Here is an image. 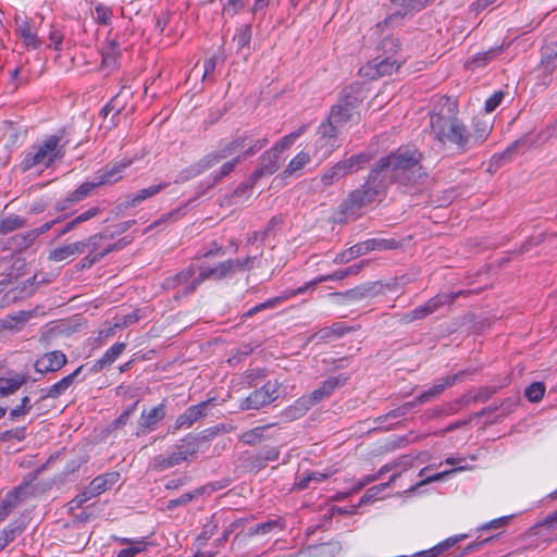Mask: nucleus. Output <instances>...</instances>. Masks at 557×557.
I'll use <instances>...</instances> for the list:
<instances>
[{"instance_id": "obj_1", "label": "nucleus", "mask_w": 557, "mask_h": 557, "mask_svg": "<svg viewBox=\"0 0 557 557\" xmlns=\"http://www.w3.org/2000/svg\"><path fill=\"white\" fill-rule=\"evenodd\" d=\"M423 153L411 145L400 146L379 158L362 185L350 190L333 211L330 221L347 224L362 218L375 201H383L393 184L411 186L422 184L428 173L422 166Z\"/></svg>"}, {"instance_id": "obj_2", "label": "nucleus", "mask_w": 557, "mask_h": 557, "mask_svg": "<svg viewBox=\"0 0 557 557\" xmlns=\"http://www.w3.org/2000/svg\"><path fill=\"white\" fill-rule=\"evenodd\" d=\"M430 127L441 147L453 146L459 153L470 151L468 127L458 117V106L450 98H443L434 106L430 113Z\"/></svg>"}, {"instance_id": "obj_3", "label": "nucleus", "mask_w": 557, "mask_h": 557, "mask_svg": "<svg viewBox=\"0 0 557 557\" xmlns=\"http://www.w3.org/2000/svg\"><path fill=\"white\" fill-rule=\"evenodd\" d=\"M462 292L457 293H438L430 298L425 304L418 306L413 310L398 314V321L401 324H409L417 320H422L445 305L453 304Z\"/></svg>"}, {"instance_id": "obj_4", "label": "nucleus", "mask_w": 557, "mask_h": 557, "mask_svg": "<svg viewBox=\"0 0 557 557\" xmlns=\"http://www.w3.org/2000/svg\"><path fill=\"white\" fill-rule=\"evenodd\" d=\"M399 243L394 238H371L364 242L358 243L350 248L344 250L338 253L334 262L336 263H346L350 260L366 255L373 250H393L398 248Z\"/></svg>"}, {"instance_id": "obj_5", "label": "nucleus", "mask_w": 557, "mask_h": 557, "mask_svg": "<svg viewBox=\"0 0 557 557\" xmlns=\"http://www.w3.org/2000/svg\"><path fill=\"white\" fill-rule=\"evenodd\" d=\"M557 137V123L556 121L548 124L543 131H541L535 139H531L528 135L523 136L513 143H511L506 150L494 156V159H497V161L511 160L512 156L517 153L519 149H529L533 145L536 144H543L549 140L550 138Z\"/></svg>"}, {"instance_id": "obj_6", "label": "nucleus", "mask_w": 557, "mask_h": 557, "mask_svg": "<svg viewBox=\"0 0 557 557\" xmlns=\"http://www.w3.org/2000/svg\"><path fill=\"white\" fill-rule=\"evenodd\" d=\"M269 143L267 137L259 138L253 145H250L247 149L242 151L238 156L234 157L232 160L226 161L218 172H214L210 180L206 183V189L212 188L218 182H220L223 177L230 175L242 161L257 154L263 147H265Z\"/></svg>"}, {"instance_id": "obj_7", "label": "nucleus", "mask_w": 557, "mask_h": 557, "mask_svg": "<svg viewBox=\"0 0 557 557\" xmlns=\"http://www.w3.org/2000/svg\"><path fill=\"white\" fill-rule=\"evenodd\" d=\"M342 131L334 126L331 122L324 120L321 122L317 131V139L314 143L315 152L321 158L329 157L336 148L339 147L338 137Z\"/></svg>"}, {"instance_id": "obj_8", "label": "nucleus", "mask_w": 557, "mask_h": 557, "mask_svg": "<svg viewBox=\"0 0 557 557\" xmlns=\"http://www.w3.org/2000/svg\"><path fill=\"white\" fill-rule=\"evenodd\" d=\"M278 398V383L268 381L260 388L252 391L244 400L240 401L242 410H258L270 405Z\"/></svg>"}, {"instance_id": "obj_9", "label": "nucleus", "mask_w": 557, "mask_h": 557, "mask_svg": "<svg viewBox=\"0 0 557 557\" xmlns=\"http://www.w3.org/2000/svg\"><path fill=\"white\" fill-rule=\"evenodd\" d=\"M168 186L169 183L164 182L139 189L134 194H128L112 209V213H114L115 216H119L125 211L139 206L145 200L158 195Z\"/></svg>"}, {"instance_id": "obj_10", "label": "nucleus", "mask_w": 557, "mask_h": 557, "mask_svg": "<svg viewBox=\"0 0 557 557\" xmlns=\"http://www.w3.org/2000/svg\"><path fill=\"white\" fill-rule=\"evenodd\" d=\"M65 134L66 128H60L55 134L50 135L42 144L36 145L39 151L45 152L47 168L65 156V147L69 144V140L64 138Z\"/></svg>"}, {"instance_id": "obj_11", "label": "nucleus", "mask_w": 557, "mask_h": 557, "mask_svg": "<svg viewBox=\"0 0 557 557\" xmlns=\"http://www.w3.org/2000/svg\"><path fill=\"white\" fill-rule=\"evenodd\" d=\"M258 139L253 138V134L249 131L237 132L234 134L230 141L224 145H220V150L218 152H209L210 156H213L216 159V163H219L222 159H225L239 150L247 149L250 145H253Z\"/></svg>"}, {"instance_id": "obj_12", "label": "nucleus", "mask_w": 557, "mask_h": 557, "mask_svg": "<svg viewBox=\"0 0 557 557\" xmlns=\"http://www.w3.org/2000/svg\"><path fill=\"white\" fill-rule=\"evenodd\" d=\"M196 267L194 264H189L182 271L166 276L162 282V288L166 290L176 289L180 286H183V289L177 292L175 298L185 297L190 295L191 293H187L186 289L188 285L191 283L193 278L196 277Z\"/></svg>"}, {"instance_id": "obj_13", "label": "nucleus", "mask_w": 557, "mask_h": 557, "mask_svg": "<svg viewBox=\"0 0 557 557\" xmlns=\"http://www.w3.org/2000/svg\"><path fill=\"white\" fill-rule=\"evenodd\" d=\"M282 164L281 156L270 148L264 151L258 160V165L252 174V181H259L264 176H270L278 171Z\"/></svg>"}, {"instance_id": "obj_14", "label": "nucleus", "mask_w": 557, "mask_h": 557, "mask_svg": "<svg viewBox=\"0 0 557 557\" xmlns=\"http://www.w3.org/2000/svg\"><path fill=\"white\" fill-rule=\"evenodd\" d=\"M213 400L208 399L200 401L197 405L188 407L182 414L177 417L173 425L174 431L190 428L195 422L199 421L207 416V409L210 403Z\"/></svg>"}, {"instance_id": "obj_15", "label": "nucleus", "mask_w": 557, "mask_h": 557, "mask_svg": "<svg viewBox=\"0 0 557 557\" xmlns=\"http://www.w3.org/2000/svg\"><path fill=\"white\" fill-rule=\"evenodd\" d=\"M67 362V357L61 350H53L40 356L34 363L37 373L46 374L61 370Z\"/></svg>"}, {"instance_id": "obj_16", "label": "nucleus", "mask_w": 557, "mask_h": 557, "mask_svg": "<svg viewBox=\"0 0 557 557\" xmlns=\"http://www.w3.org/2000/svg\"><path fill=\"white\" fill-rule=\"evenodd\" d=\"M349 376L347 374L341 373L338 375H331L325 379L319 387L313 389L309 396L311 397L314 405L321 403L322 400L329 398L335 389L344 386L348 381Z\"/></svg>"}, {"instance_id": "obj_17", "label": "nucleus", "mask_w": 557, "mask_h": 557, "mask_svg": "<svg viewBox=\"0 0 557 557\" xmlns=\"http://www.w3.org/2000/svg\"><path fill=\"white\" fill-rule=\"evenodd\" d=\"M256 257H246L244 259H227L219 262L216 267V281L231 278L237 272H244L252 268Z\"/></svg>"}, {"instance_id": "obj_18", "label": "nucleus", "mask_w": 557, "mask_h": 557, "mask_svg": "<svg viewBox=\"0 0 557 557\" xmlns=\"http://www.w3.org/2000/svg\"><path fill=\"white\" fill-rule=\"evenodd\" d=\"M541 70H542V82L547 85L549 82V75L557 67V42L552 41L544 45L541 49Z\"/></svg>"}, {"instance_id": "obj_19", "label": "nucleus", "mask_w": 557, "mask_h": 557, "mask_svg": "<svg viewBox=\"0 0 557 557\" xmlns=\"http://www.w3.org/2000/svg\"><path fill=\"white\" fill-rule=\"evenodd\" d=\"M364 98L366 95L362 86L359 83H355L342 90L337 103L351 112H356V109L359 108Z\"/></svg>"}, {"instance_id": "obj_20", "label": "nucleus", "mask_w": 557, "mask_h": 557, "mask_svg": "<svg viewBox=\"0 0 557 557\" xmlns=\"http://www.w3.org/2000/svg\"><path fill=\"white\" fill-rule=\"evenodd\" d=\"M83 369H84V366L82 364L77 369H75L72 373L62 377L57 383L52 384L50 387L40 389V392L42 393L40 399L44 400L46 398H52V399L59 398L73 385L75 379L81 374Z\"/></svg>"}, {"instance_id": "obj_21", "label": "nucleus", "mask_w": 557, "mask_h": 557, "mask_svg": "<svg viewBox=\"0 0 557 557\" xmlns=\"http://www.w3.org/2000/svg\"><path fill=\"white\" fill-rule=\"evenodd\" d=\"M216 164V159H214L213 156H210V153H207L203 156L200 160L197 162L190 164L189 166L183 169L176 180L175 183H184L189 181L193 177H196L200 175L202 172L207 171L208 169H211L213 165Z\"/></svg>"}, {"instance_id": "obj_22", "label": "nucleus", "mask_w": 557, "mask_h": 557, "mask_svg": "<svg viewBox=\"0 0 557 557\" xmlns=\"http://www.w3.org/2000/svg\"><path fill=\"white\" fill-rule=\"evenodd\" d=\"M98 187V184L96 182H84L82 183L75 190H73L69 196L57 202L55 210L57 211H64L69 209L71 206L81 202L82 200L86 199L88 196H90L91 191Z\"/></svg>"}, {"instance_id": "obj_23", "label": "nucleus", "mask_w": 557, "mask_h": 557, "mask_svg": "<svg viewBox=\"0 0 557 557\" xmlns=\"http://www.w3.org/2000/svg\"><path fill=\"white\" fill-rule=\"evenodd\" d=\"M380 292L381 289L377 282H368L348 289L345 293H337L336 295L349 301H359L362 299H371L377 296Z\"/></svg>"}, {"instance_id": "obj_24", "label": "nucleus", "mask_w": 557, "mask_h": 557, "mask_svg": "<svg viewBox=\"0 0 557 557\" xmlns=\"http://www.w3.org/2000/svg\"><path fill=\"white\" fill-rule=\"evenodd\" d=\"M165 416L166 405L165 401H162L149 410H143L139 419V426L144 431L151 432L156 429L157 424L165 418Z\"/></svg>"}, {"instance_id": "obj_25", "label": "nucleus", "mask_w": 557, "mask_h": 557, "mask_svg": "<svg viewBox=\"0 0 557 557\" xmlns=\"http://www.w3.org/2000/svg\"><path fill=\"white\" fill-rule=\"evenodd\" d=\"M131 164V161L109 163L97 172L96 184L99 186L110 185L122 177V172Z\"/></svg>"}, {"instance_id": "obj_26", "label": "nucleus", "mask_w": 557, "mask_h": 557, "mask_svg": "<svg viewBox=\"0 0 557 557\" xmlns=\"http://www.w3.org/2000/svg\"><path fill=\"white\" fill-rule=\"evenodd\" d=\"M8 376H0V397H7L17 392L27 382V375L12 370Z\"/></svg>"}, {"instance_id": "obj_27", "label": "nucleus", "mask_w": 557, "mask_h": 557, "mask_svg": "<svg viewBox=\"0 0 557 557\" xmlns=\"http://www.w3.org/2000/svg\"><path fill=\"white\" fill-rule=\"evenodd\" d=\"M492 132V125L482 119L473 120V131L468 129L469 150L480 147Z\"/></svg>"}, {"instance_id": "obj_28", "label": "nucleus", "mask_w": 557, "mask_h": 557, "mask_svg": "<svg viewBox=\"0 0 557 557\" xmlns=\"http://www.w3.org/2000/svg\"><path fill=\"white\" fill-rule=\"evenodd\" d=\"M119 479L120 473L114 471L96 476L87 486L89 488V495H95V497L99 496L106 491L112 488Z\"/></svg>"}, {"instance_id": "obj_29", "label": "nucleus", "mask_w": 557, "mask_h": 557, "mask_svg": "<svg viewBox=\"0 0 557 557\" xmlns=\"http://www.w3.org/2000/svg\"><path fill=\"white\" fill-rule=\"evenodd\" d=\"M35 282H36V275L26 280L22 284V286H16V287H13V288L9 289L8 292H5V294L1 300V306L2 307L9 306L11 302H15L18 299H23V298H26V297L33 295Z\"/></svg>"}, {"instance_id": "obj_30", "label": "nucleus", "mask_w": 557, "mask_h": 557, "mask_svg": "<svg viewBox=\"0 0 557 557\" xmlns=\"http://www.w3.org/2000/svg\"><path fill=\"white\" fill-rule=\"evenodd\" d=\"M400 65L401 62L392 58V55H379L369 62V66L375 71V75H372V78H375V76L391 75L393 72L397 71Z\"/></svg>"}, {"instance_id": "obj_31", "label": "nucleus", "mask_w": 557, "mask_h": 557, "mask_svg": "<svg viewBox=\"0 0 557 557\" xmlns=\"http://www.w3.org/2000/svg\"><path fill=\"white\" fill-rule=\"evenodd\" d=\"M16 32L23 39V42L33 49H38L42 41L32 32L30 22L27 18H22L20 15L14 17Z\"/></svg>"}, {"instance_id": "obj_32", "label": "nucleus", "mask_w": 557, "mask_h": 557, "mask_svg": "<svg viewBox=\"0 0 557 557\" xmlns=\"http://www.w3.org/2000/svg\"><path fill=\"white\" fill-rule=\"evenodd\" d=\"M227 512H215L211 516L210 520L203 525L202 531L197 536L199 546L206 545L213 534L219 530L220 524H225L228 519Z\"/></svg>"}, {"instance_id": "obj_33", "label": "nucleus", "mask_w": 557, "mask_h": 557, "mask_svg": "<svg viewBox=\"0 0 557 557\" xmlns=\"http://www.w3.org/2000/svg\"><path fill=\"white\" fill-rule=\"evenodd\" d=\"M348 173L343 164L342 160L333 166L329 168L320 177L312 180L315 187L321 184L323 187L332 186L334 183L346 176Z\"/></svg>"}, {"instance_id": "obj_34", "label": "nucleus", "mask_w": 557, "mask_h": 557, "mask_svg": "<svg viewBox=\"0 0 557 557\" xmlns=\"http://www.w3.org/2000/svg\"><path fill=\"white\" fill-rule=\"evenodd\" d=\"M356 116L359 117L358 112H351L347 110V108H344L338 103H335L334 106L331 107L330 113L325 120L331 122L334 126L342 131L345 124L350 121H354Z\"/></svg>"}, {"instance_id": "obj_35", "label": "nucleus", "mask_w": 557, "mask_h": 557, "mask_svg": "<svg viewBox=\"0 0 557 557\" xmlns=\"http://www.w3.org/2000/svg\"><path fill=\"white\" fill-rule=\"evenodd\" d=\"M300 294L301 293H296V288L295 289H290V290H286L284 293V295H282V296L270 298V299L265 300L264 302H261V304H258V305L253 306L248 311L243 313L242 319L245 320L247 318H251L252 315H255V314H257V313H259V312H261L263 310L274 309L275 307H277L283 301L287 300L288 298L297 296V295H300Z\"/></svg>"}, {"instance_id": "obj_36", "label": "nucleus", "mask_w": 557, "mask_h": 557, "mask_svg": "<svg viewBox=\"0 0 557 557\" xmlns=\"http://www.w3.org/2000/svg\"><path fill=\"white\" fill-rule=\"evenodd\" d=\"M503 51L504 46L500 45L497 47L490 48L486 51L478 52L466 62V67L470 70L483 67L486 64H488L492 60H494L496 57H498Z\"/></svg>"}, {"instance_id": "obj_37", "label": "nucleus", "mask_w": 557, "mask_h": 557, "mask_svg": "<svg viewBox=\"0 0 557 557\" xmlns=\"http://www.w3.org/2000/svg\"><path fill=\"white\" fill-rule=\"evenodd\" d=\"M355 326H347L343 322H334L330 326H325L320 329L313 336H317L319 339L323 342H327L332 338H339L344 335L356 331Z\"/></svg>"}, {"instance_id": "obj_38", "label": "nucleus", "mask_w": 557, "mask_h": 557, "mask_svg": "<svg viewBox=\"0 0 557 557\" xmlns=\"http://www.w3.org/2000/svg\"><path fill=\"white\" fill-rule=\"evenodd\" d=\"M180 451H173L169 455H157L151 460V469L158 472L165 471L175 466L181 465L184 461V457L181 456Z\"/></svg>"}, {"instance_id": "obj_39", "label": "nucleus", "mask_w": 557, "mask_h": 557, "mask_svg": "<svg viewBox=\"0 0 557 557\" xmlns=\"http://www.w3.org/2000/svg\"><path fill=\"white\" fill-rule=\"evenodd\" d=\"M372 159L373 154L371 152L363 151L358 154H352L351 157L342 160V162L345 165L347 173L350 174L363 169V166Z\"/></svg>"}, {"instance_id": "obj_40", "label": "nucleus", "mask_w": 557, "mask_h": 557, "mask_svg": "<svg viewBox=\"0 0 557 557\" xmlns=\"http://www.w3.org/2000/svg\"><path fill=\"white\" fill-rule=\"evenodd\" d=\"M123 545H128V547L121 549L116 557H135L137 554L144 552L147 547V542L141 540H132L127 537H122L117 540Z\"/></svg>"}, {"instance_id": "obj_41", "label": "nucleus", "mask_w": 557, "mask_h": 557, "mask_svg": "<svg viewBox=\"0 0 557 557\" xmlns=\"http://www.w3.org/2000/svg\"><path fill=\"white\" fill-rule=\"evenodd\" d=\"M216 267L209 265H199V273L196 277L193 278L191 283L188 285L186 292L195 293L197 288L207 280L216 281Z\"/></svg>"}, {"instance_id": "obj_42", "label": "nucleus", "mask_w": 557, "mask_h": 557, "mask_svg": "<svg viewBox=\"0 0 557 557\" xmlns=\"http://www.w3.org/2000/svg\"><path fill=\"white\" fill-rule=\"evenodd\" d=\"M47 159L45 158V152L39 151L36 146L33 147L32 151H28L24 154L21 163L20 169L22 172H27L32 168L44 164L46 166Z\"/></svg>"}, {"instance_id": "obj_43", "label": "nucleus", "mask_w": 557, "mask_h": 557, "mask_svg": "<svg viewBox=\"0 0 557 557\" xmlns=\"http://www.w3.org/2000/svg\"><path fill=\"white\" fill-rule=\"evenodd\" d=\"M314 405L311 397L308 395H304L295 403L288 407L287 414L293 419H298L305 416Z\"/></svg>"}, {"instance_id": "obj_44", "label": "nucleus", "mask_w": 557, "mask_h": 557, "mask_svg": "<svg viewBox=\"0 0 557 557\" xmlns=\"http://www.w3.org/2000/svg\"><path fill=\"white\" fill-rule=\"evenodd\" d=\"M393 4L400 8L399 11L389 15L385 18L384 23H392L393 20L398 17H404L406 14L410 12H417L421 10V5L417 2V0H391Z\"/></svg>"}, {"instance_id": "obj_45", "label": "nucleus", "mask_w": 557, "mask_h": 557, "mask_svg": "<svg viewBox=\"0 0 557 557\" xmlns=\"http://www.w3.org/2000/svg\"><path fill=\"white\" fill-rule=\"evenodd\" d=\"M181 442L182 444L177 445L176 448L184 457V461L188 460L189 456H195L198 453L200 443L195 434H187Z\"/></svg>"}, {"instance_id": "obj_46", "label": "nucleus", "mask_w": 557, "mask_h": 557, "mask_svg": "<svg viewBox=\"0 0 557 557\" xmlns=\"http://www.w3.org/2000/svg\"><path fill=\"white\" fill-rule=\"evenodd\" d=\"M307 131V125L304 124L298 127L295 132H292L288 135H285L272 147L280 156L287 150L305 132Z\"/></svg>"}, {"instance_id": "obj_47", "label": "nucleus", "mask_w": 557, "mask_h": 557, "mask_svg": "<svg viewBox=\"0 0 557 557\" xmlns=\"http://www.w3.org/2000/svg\"><path fill=\"white\" fill-rule=\"evenodd\" d=\"M342 550L339 542H329L314 545L311 547V555L313 557H335Z\"/></svg>"}, {"instance_id": "obj_48", "label": "nucleus", "mask_w": 557, "mask_h": 557, "mask_svg": "<svg viewBox=\"0 0 557 557\" xmlns=\"http://www.w3.org/2000/svg\"><path fill=\"white\" fill-rule=\"evenodd\" d=\"M473 372H474V370L466 369V370L459 371L453 375H448V376L438 379L434 385L437 388H440L441 393H443L445 389L454 386L458 382H462L468 375L472 374Z\"/></svg>"}, {"instance_id": "obj_49", "label": "nucleus", "mask_w": 557, "mask_h": 557, "mask_svg": "<svg viewBox=\"0 0 557 557\" xmlns=\"http://www.w3.org/2000/svg\"><path fill=\"white\" fill-rule=\"evenodd\" d=\"M32 317L30 311H18L14 315H7L1 320V326L5 330H21L22 325Z\"/></svg>"}, {"instance_id": "obj_50", "label": "nucleus", "mask_w": 557, "mask_h": 557, "mask_svg": "<svg viewBox=\"0 0 557 557\" xmlns=\"http://www.w3.org/2000/svg\"><path fill=\"white\" fill-rule=\"evenodd\" d=\"M345 277H346V275H345L344 269L343 270H337V271L333 272L332 274L322 275V276H319V277H317V278L306 283L301 287L296 288V293L304 294V293H306L309 289L315 288V286L318 284L322 283V282L339 281V280H343Z\"/></svg>"}, {"instance_id": "obj_51", "label": "nucleus", "mask_w": 557, "mask_h": 557, "mask_svg": "<svg viewBox=\"0 0 557 557\" xmlns=\"http://www.w3.org/2000/svg\"><path fill=\"white\" fill-rule=\"evenodd\" d=\"M26 225V220L20 215L11 214L0 219V235L8 234Z\"/></svg>"}, {"instance_id": "obj_52", "label": "nucleus", "mask_w": 557, "mask_h": 557, "mask_svg": "<svg viewBox=\"0 0 557 557\" xmlns=\"http://www.w3.org/2000/svg\"><path fill=\"white\" fill-rule=\"evenodd\" d=\"M203 491H205L203 488H195L191 492H187V493L182 494L177 498L170 499L168 502V504H166V509L168 510H174L177 507L186 506L190 502H193L194 499L202 496L203 495Z\"/></svg>"}, {"instance_id": "obj_53", "label": "nucleus", "mask_w": 557, "mask_h": 557, "mask_svg": "<svg viewBox=\"0 0 557 557\" xmlns=\"http://www.w3.org/2000/svg\"><path fill=\"white\" fill-rule=\"evenodd\" d=\"M270 425L256 426L251 430H248L242 434L240 441L246 445L253 446L267 438V436L264 435V431Z\"/></svg>"}, {"instance_id": "obj_54", "label": "nucleus", "mask_w": 557, "mask_h": 557, "mask_svg": "<svg viewBox=\"0 0 557 557\" xmlns=\"http://www.w3.org/2000/svg\"><path fill=\"white\" fill-rule=\"evenodd\" d=\"M275 528H280L281 530L283 529L281 521L280 520H268L265 522H261V523H258V524L249 528L248 531L246 532V534H244L243 536L251 537V536L259 535V534H267V533H270Z\"/></svg>"}, {"instance_id": "obj_55", "label": "nucleus", "mask_w": 557, "mask_h": 557, "mask_svg": "<svg viewBox=\"0 0 557 557\" xmlns=\"http://www.w3.org/2000/svg\"><path fill=\"white\" fill-rule=\"evenodd\" d=\"M310 162V156L308 152L300 151L298 152L287 164L285 170L283 171L284 176H289L293 173L301 170L306 164Z\"/></svg>"}, {"instance_id": "obj_56", "label": "nucleus", "mask_w": 557, "mask_h": 557, "mask_svg": "<svg viewBox=\"0 0 557 557\" xmlns=\"http://www.w3.org/2000/svg\"><path fill=\"white\" fill-rule=\"evenodd\" d=\"M545 389L546 387L543 382H533L525 388L524 396L530 403H539L542 400Z\"/></svg>"}, {"instance_id": "obj_57", "label": "nucleus", "mask_w": 557, "mask_h": 557, "mask_svg": "<svg viewBox=\"0 0 557 557\" xmlns=\"http://www.w3.org/2000/svg\"><path fill=\"white\" fill-rule=\"evenodd\" d=\"M400 48V41L397 37L387 36L385 37L379 45L377 49L382 51L385 55H394L398 52Z\"/></svg>"}, {"instance_id": "obj_58", "label": "nucleus", "mask_w": 557, "mask_h": 557, "mask_svg": "<svg viewBox=\"0 0 557 557\" xmlns=\"http://www.w3.org/2000/svg\"><path fill=\"white\" fill-rule=\"evenodd\" d=\"M120 55L119 44L115 39H112L102 50V64L110 65L115 62Z\"/></svg>"}, {"instance_id": "obj_59", "label": "nucleus", "mask_w": 557, "mask_h": 557, "mask_svg": "<svg viewBox=\"0 0 557 557\" xmlns=\"http://www.w3.org/2000/svg\"><path fill=\"white\" fill-rule=\"evenodd\" d=\"M125 348V343H115L104 351L101 358L106 361V364L110 367L123 354Z\"/></svg>"}, {"instance_id": "obj_60", "label": "nucleus", "mask_w": 557, "mask_h": 557, "mask_svg": "<svg viewBox=\"0 0 557 557\" xmlns=\"http://www.w3.org/2000/svg\"><path fill=\"white\" fill-rule=\"evenodd\" d=\"M95 21L100 25H109L111 23L113 11L110 7L104 5L103 3H97L95 7Z\"/></svg>"}, {"instance_id": "obj_61", "label": "nucleus", "mask_w": 557, "mask_h": 557, "mask_svg": "<svg viewBox=\"0 0 557 557\" xmlns=\"http://www.w3.org/2000/svg\"><path fill=\"white\" fill-rule=\"evenodd\" d=\"M251 36H252L251 25L250 24L242 25L238 28L237 34L234 38L237 42V48L242 49V48L248 47L251 41Z\"/></svg>"}, {"instance_id": "obj_62", "label": "nucleus", "mask_w": 557, "mask_h": 557, "mask_svg": "<svg viewBox=\"0 0 557 557\" xmlns=\"http://www.w3.org/2000/svg\"><path fill=\"white\" fill-rule=\"evenodd\" d=\"M248 521L247 518H239L226 525L225 530L222 533V536L215 540V545H223L230 537L232 533H234L238 528L243 527L245 522Z\"/></svg>"}, {"instance_id": "obj_63", "label": "nucleus", "mask_w": 557, "mask_h": 557, "mask_svg": "<svg viewBox=\"0 0 557 557\" xmlns=\"http://www.w3.org/2000/svg\"><path fill=\"white\" fill-rule=\"evenodd\" d=\"M519 401H520L519 396H512V397L505 398L499 405H497L498 411H500V413L497 416V418L505 417V416H508L511 412H513L516 410V408L518 407Z\"/></svg>"}, {"instance_id": "obj_64", "label": "nucleus", "mask_w": 557, "mask_h": 557, "mask_svg": "<svg viewBox=\"0 0 557 557\" xmlns=\"http://www.w3.org/2000/svg\"><path fill=\"white\" fill-rule=\"evenodd\" d=\"M225 431L224 424H218L208 429L202 430L200 433H198L196 436L200 443L210 442L212 441L216 435Z\"/></svg>"}]
</instances>
